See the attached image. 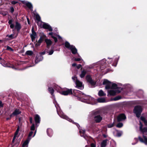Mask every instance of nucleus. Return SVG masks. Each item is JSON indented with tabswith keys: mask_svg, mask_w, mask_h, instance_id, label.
Wrapping results in <instances>:
<instances>
[{
	"mask_svg": "<svg viewBox=\"0 0 147 147\" xmlns=\"http://www.w3.org/2000/svg\"><path fill=\"white\" fill-rule=\"evenodd\" d=\"M73 92L77 96L80 97V100L81 101L88 103L92 104L95 101V99L89 96H86L79 90H74Z\"/></svg>",
	"mask_w": 147,
	"mask_h": 147,
	"instance_id": "nucleus-1",
	"label": "nucleus"
},
{
	"mask_svg": "<svg viewBox=\"0 0 147 147\" xmlns=\"http://www.w3.org/2000/svg\"><path fill=\"white\" fill-rule=\"evenodd\" d=\"M49 91L51 94L52 95V98L54 99L53 103L55 104V106L57 109V112L58 115L62 118L65 119L70 122H73L72 120L69 118L67 116L65 115L60 110L59 111V108L57 107L56 105V101L55 100V98L53 93L54 91L53 89L52 88H48Z\"/></svg>",
	"mask_w": 147,
	"mask_h": 147,
	"instance_id": "nucleus-2",
	"label": "nucleus"
},
{
	"mask_svg": "<svg viewBox=\"0 0 147 147\" xmlns=\"http://www.w3.org/2000/svg\"><path fill=\"white\" fill-rule=\"evenodd\" d=\"M103 85H105V89H108L111 88L115 90H118L120 89V88L118 87L117 85L115 84H112L111 82L106 79H105L103 82Z\"/></svg>",
	"mask_w": 147,
	"mask_h": 147,
	"instance_id": "nucleus-3",
	"label": "nucleus"
},
{
	"mask_svg": "<svg viewBox=\"0 0 147 147\" xmlns=\"http://www.w3.org/2000/svg\"><path fill=\"white\" fill-rule=\"evenodd\" d=\"M65 46L67 48L70 49L73 54H75L77 53V50L75 47L70 45L68 42H65Z\"/></svg>",
	"mask_w": 147,
	"mask_h": 147,
	"instance_id": "nucleus-4",
	"label": "nucleus"
},
{
	"mask_svg": "<svg viewBox=\"0 0 147 147\" xmlns=\"http://www.w3.org/2000/svg\"><path fill=\"white\" fill-rule=\"evenodd\" d=\"M72 79L74 81L75 83L76 87L80 89H82L83 88L82 86V83L78 80L77 77L75 76L72 77Z\"/></svg>",
	"mask_w": 147,
	"mask_h": 147,
	"instance_id": "nucleus-5",
	"label": "nucleus"
},
{
	"mask_svg": "<svg viewBox=\"0 0 147 147\" xmlns=\"http://www.w3.org/2000/svg\"><path fill=\"white\" fill-rule=\"evenodd\" d=\"M134 113L136 114V117L139 118L142 111V108L140 106H136L134 108Z\"/></svg>",
	"mask_w": 147,
	"mask_h": 147,
	"instance_id": "nucleus-6",
	"label": "nucleus"
},
{
	"mask_svg": "<svg viewBox=\"0 0 147 147\" xmlns=\"http://www.w3.org/2000/svg\"><path fill=\"white\" fill-rule=\"evenodd\" d=\"M72 94L71 89H66L65 90H62V92H61V94L64 95L71 94Z\"/></svg>",
	"mask_w": 147,
	"mask_h": 147,
	"instance_id": "nucleus-7",
	"label": "nucleus"
},
{
	"mask_svg": "<svg viewBox=\"0 0 147 147\" xmlns=\"http://www.w3.org/2000/svg\"><path fill=\"white\" fill-rule=\"evenodd\" d=\"M108 96H109V95L111 96H114L116 94V93H119L120 92V91L118 90H112L109 91H108Z\"/></svg>",
	"mask_w": 147,
	"mask_h": 147,
	"instance_id": "nucleus-8",
	"label": "nucleus"
},
{
	"mask_svg": "<svg viewBox=\"0 0 147 147\" xmlns=\"http://www.w3.org/2000/svg\"><path fill=\"white\" fill-rule=\"evenodd\" d=\"M21 1L24 4H25L31 11L32 10V4L25 1Z\"/></svg>",
	"mask_w": 147,
	"mask_h": 147,
	"instance_id": "nucleus-9",
	"label": "nucleus"
},
{
	"mask_svg": "<svg viewBox=\"0 0 147 147\" xmlns=\"http://www.w3.org/2000/svg\"><path fill=\"white\" fill-rule=\"evenodd\" d=\"M126 118V116L123 114H121L119 115L117 117V121H123Z\"/></svg>",
	"mask_w": 147,
	"mask_h": 147,
	"instance_id": "nucleus-10",
	"label": "nucleus"
},
{
	"mask_svg": "<svg viewBox=\"0 0 147 147\" xmlns=\"http://www.w3.org/2000/svg\"><path fill=\"white\" fill-rule=\"evenodd\" d=\"M42 27L45 29H48L50 31H52L51 27L46 23H43Z\"/></svg>",
	"mask_w": 147,
	"mask_h": 147,
	"instance_id": "nucleus-11",
	"label": "nucleus"
},
{
	"mask_svg": "<svg viewBox=\"0 0 147 147\" xmlns=\"http://www.w3.org/2000/svg\"><path fill=\"white\" fill-rule=\"evenodd\" d=\"M140 129L141 131L143 133V134H144L145 133H146L147 132V127H144L143 129L142 128V127L143 126L142 124L141 123V122L140 121Z\"/></svg>",
	"mask_w": 147,
	"mask_h": 147,
	"instance_id": "nucleus-12",
	"label": "nucleus"
},
{
	"mask_svg": "<svg viewBox=\"0 0 147 147\" xmlns=\"http://www.w3.org/2000/svg\"><path fill=\"white\" fill-rule=\"evenodd\" d=\"M102 119V117L100 115L96 116L94 117V120L97 123L100 122Z\"/></svg>",
	"mask_w": 147,
	"mask_h": 147,
	"instance_id": "nucleus-13",
	"label": "nucleus"
},
{
	"mask_svg": "<svg viewBox=\"0 0 147 147\" xmlns=\"http://www.w3.org/2000/svg\"><path fill=\"white\" fill-rule=\"evenodd\" d=\"M144 140L140 137L139 136L138 138L140 141L144 143L145 144H147V138L144 135H143Z\"/></svg>",
	"mask_w": 147,
	"mask_h": 147,
	"instance_id": "nucleus-14",
	"label": "nucleus"
},
{
	"mask_svg": "<svg viewBox=\"0 0 147 147\" xmlns=\"http://www.w3.org/2000/svg\"><path fill=\"white\" fill-rule=\"evenodd\" d=\"M86 79L87 81L92 85H94L95 83L92 80L90 76V75H88L86 76Z\"/></svg>",
	"mask_w": 147,
	"mask_h": 147,
	"instance_id": "nucleus-15",
	"label": "nucleus"
},
{
	"mask_svg": "<svg viewBox=\"0 0 147 147\" xmlns=\"http://www.w3.org/2000/svg\"><path fill=\"white\" fill-rule=\"evenodd\" d=\"M21 111L18 109H16L14 112L10 115V117H12L13 115L16 116L19 114L21 113Z\"/></svg>",
	"mask_w": 147,
	"mask_h": 147,
	"instance_id": "nucleus-16",
	"label": "nucleus"
},
{
	"mask_svg": "<svg viewBox=\"0 0 147 147\" xmlns=\"http://www.w3.org/2000/svg\"><path fill=\"white\" fill-rule=\"evenodd\" d=\"M30 139V138H28V139L23 143L22 144V147H28V143Z\"/></svg>",
	"mask_w": 147,
	"mask_h": 147,
	"instance_id": "nucleus-17",
	"label": "nucleus"
},
{
	"mask_svg": "<svg viewBox=\"0 0 147 147\" xmlns=\"http://www.w3.org/2000/svg\"><path fill=\"white\" fill-rule=\"evenodd\" d=\"M45 41L47 45V47L49 48L52 43V41L50 40L47 39H45Z\"/></svg>",
	"mask_w": 147,
	"mask_h": 147,
	"instance_id": "nucleus-18",
	"label": "nucleus"
},
{
	"mask_svg": "<svg viewBox=\"0 0 147 147\" xmlns=\"http://www.w3.org/2000/svg\"><path fill=\"white\" fill-rule=\"evenodd\" d=\"M85 131L84 130L81 129L80 130L79 132L81 136L83 137L85 139H86L87 136L84 135Z\"/></svg>",
	"mask_w": 147,
	"mask_h": 147,
	"instance_id": "nucleus-19",
	"label": "nucleus"
},
{
	"mask_svg": "<svg viewBox=\"0 0 147 147\" xmlns=\"http://www.w3.org/2000/svg\"><path fill=\"white\" fill-rule=\"evenodd\" d=\"M43 59V57L42 56H40L38 57H36L35 59V63H37L41 61H42Z\"/></svg>",
	"mask_w": 147,
	"mask_h": 147,
	"instance_id": "nucleus-20",
	"label": "nucleus"
},
{
	"mask_svg": "<svg viewBox=\"0 0 147 147\" xmlns=\"http://www.w3.org/2000/svg\"><path fill=\"white\" fill-rule=\"evenodd\" d=\"M40 117L38 115L36 114L35 115V120L36 123H40Z\"/></svg>",
	"mask_w": 147,
	"mask_h": 147,
	"instance_id": "nucleus-21",
	"label": "nucleus"
},
{
	"mask_svg": "<svg viewBox=\"0 0 147 147\" xmlns=\"http://www.w3.org/2000/svg\"><path fill=\"white\" fill-rule=\"evenodd\" d=\"M13 20L10 19L8 21V23L10 25V27L11 28H13L14 27V25L13 23Z\"/></svg>",
	"mask_w": 147,
	"mask_h": 147,
	"instance_id": "nucleus-22",
	"label": "nucleus"
},
{
	"mask_svg": "<svg viewBox=\"0 0 147 147\" xmlns=\"http://www.w3.org/2000/svg\"><path fill=\"white\" fill-rule=\"evenodd\" d=\"M36 36V33L34 31L32 30V33L31 35L30 36L31 38L32 41H33L35 39Z\"/></svg>",
	"mask_w": 147,
	"mask_h": 147,
	"instance_id": "nucleus-23",
	"label": "nucleus"
},
{
	"mask_svg": "<svg viewBox=\"0 0 147 147\" xmlns=\"http://www.w3.org/2000/svg\"><path fill=\"white\" fill-rule=\"evenodd\" d=\"M47 132L49 136L51 137L52 136L53 132L52 129H48L47 130Z\"/></svg>",
	"mask_w": 147,
	"mask_h": 147,
	"instance_id": "nucleus-24",
	"label": "nucleus"
},
{
	"mask_svg": "<svg viewBox=\"0 0 147 147\" xmlns=\"http://www.w3.org/2000/svg\"><path fill=\"white\" fill-rule=\"evenodd\" d=\"M15 28L18 30H19L21 28L20 24L18 22H16Z\"/></svg>",
	"mask_w": 147,
	"mask_h": 147,
	"instance_id": "nucleus-25",
	"label": "nucleus"
},
{
	"mask_svg": "<svg viewBox=\"0 0 147 147\" xmlns=\"http://www.w3.org/2000/svg\"><path fill=\"white\" fill-rule=\"evenodd\" d=\"M46 37V35L44 34H43L42 36H41L38 40V42L39 43H41L42 40Z\"/></svg>",
	"mask_w": 147,
	"mask_h": 147,
	"instance_id": "nucleus-26",
	"label": "nucleus"
},
{
	"mask_svg": "<svg viewBox=\"0 0 147 147\" xmlns=\"http://www.w3.org/2000/svg\"><path fill=\"white\" fill-rule=\"evenodd\" d=\"M54 88L57 90L58 92H59L61 94V92L62 91V88L59 86H55Z\"/></svg>",
	"mask_w": 147,
	"mask_h": 147,
	"instance_id": "nucleus-27",
	"label": "nucleus"
},
{
	"mask_svg": "<svg viewBox=\"0 0 147 147\" xmlns=\"http://www.w3.org/2000/svg\"><path fill=\"white\" fill-rule=\"evenodd\" d=\"M86 73V71L85 70H83L82 71L81 73L80 74V76L82 78H83L85 76Z\"/></svg>",
	"mask_w": 147,
	"mask_h": 147,
	"instance_id": "nucleus-28",
	"label": "nucleus"
},
{
	"mask_svg": "<svg viewBox=\"0 0 147 147\" xmlns=\"http://www.w3.org/2000/svg\"><path fill=\"white\" fill-rule=\"evenodd\" d=\"M97 101L99 102H106V101L105 98H100L97 99Z\"/></svg>",
	"mask_w": 147,
	"mask_h": 147,
	"instance_id": "nucleus-29",
	"label": "nucleus"
},
{
	"mask_svg": "<svg viewBox=\"0 0 147 147\" xmlns=\"http://www.w3.org/2000/svg\"><path fill=\"white\" fill-rule=\"evenodd\" d=\"M98 95L100 96H105L106 94L102 90H100L98 92Z\"/></svg>",
	"mask_w": 147,
	"mask_h": 147,
	"instance_id": "nucleus-30",
	"label": "nucleus"
},
{
	"mask_svg": "<svg viewBox=\"0 0 147 147\" xmlns=\"http://www.w3.org/2000/svg\"><path fill=\"white\" fill-rule=\"evenodd\" d=\"M107 140H105L102 142L101 144V147H105L107 145Z\"/></svg>",
	"mask_w": 147,
	"mask_h": 147,
	"instance_id": "nucleus-31",
	"label": "nucleus"
},
{
	"mask_svg": "<svg viewBox=\"0 0 147 147\" xmlns=\"http://www.w3.org/2000/svg\"><path fill=\"white\" fill-rule=\"evenodd\" d=\"M141 120L143 121L145 125H147V121L146 120L145 118L143 117H141L140 118Z\"/></svg>",
	"mask_w": 147,
	"mask_h": 147,
	"instance_id": "nucleus-32",
	"label": "nucleus"
},
{
	"mask_svg": "<svg viewBox=\"0 0 147 147\" xmlns=\"http://www.w3.org/2000/svg\"><path fill=\"white\" fill-rule=\"evenodd\" d=\"M53 34V33L52 32H50L49 33V35L52 36V37L54 39L55 42H56L57 41V38L56 37L53 36L52 35Z\"/></svg>",
	"mask_w": 147,
	"mask_h": 147,
	"instance_id": "nucleus-33",
	"label": "nucleus"
},
{
	"mask_svg": "<svg viewBox=\"0 0 147 147\" xmlns=\"http://www.w3.org/2000/svg\"><path fill=\"white\" fill-rule=\"evenodd\" d=\"M26 54L28 55H31L33 54V52L31 51H28L26 52Z\"/></svg>",
	"mask_w": 147,
	"mask_h": 147,
	"instance_id": "nucleus-34",
	"label": "nucleus"
},
{
	"mask_svg": "<svg viewBox=\"0 0 147 147\" xmlns=\"http://www.w3.org/2000/svg\"><path fill=\"white\" fill-rule=\"evenodd\" d=\"M116 136L117 137L120 136L122 134V132L121 131H116Z\"/></svg>",
	"mask_w": 147,
	"mask_h": 147,
	"instance_id": "nucleus-35",
	"label": "nucleus"
},
{
	"mask_svg": "<svg viewBox=\"0 0 147 147\" xmlns=\"http://www.w3.org/2000/svg\"><path fill=\"white\" fill-rule=\"evenodd\" d=\"M78 57L79 58H76L75 57H73V59H74V60L75 61H80L81 59V57L78 55Z\"/></svg>",
	"mask_w": 147,
	"mask_h": 147,
	"instance_id": "nucleus-36",
	"label": "nucleus"
},
{
	"mask_svg": "<svg viewBox=\"0 0 147 147\" xmlns=\"http://www.w3.org/2000/svg\"><path fill=\"white\" fill-rule=\"evenodd\" d=\"M18 132L16 131L15 133L14 136L13 138V140H12V142H13L16 138V137H18Z\"/></svg>",
	"mask_w": 147,
	"mask_h": 147,
	"instance_id": "nucleus-37",
	"label": "nucleus"
},
{
	"mask_svg": "<svg viewBox=\"0 0 147 147\" xmlns=\"http://www.w3.org/2000/svg\"><path fill=\"white\" fill-rule=\"evenodd\" d=\"M14 34H12L10 35H7L6 36L7 37H8L10 39H13L14 38Z\"/></svg>",
	"mask_w": 147,
	"mask_h": 147,
	"instance_id": "nucleus-38",
	"label": "nucleus"
},
{
	"mask_svg": "<svg viewBox=\"0 0 147 147\" xmlns=\"http://www.w3.org/2000/svg\"><path fill=\"white\" fill-rule=\"evenodd\" d=\"M35 17L37 20L38 22H39L40 20V16L38 14H36L35 15Z\"/></svg>",
	"mask_w": 147,
	"mask_h": 147,
	"instance_id": "nucleus-39",
	"label": "nucleus"
},
{
	"mask_svg": "<svg viewBox=\"0 0 147 147\" xmlns=\"http://www.w3.org/2000/svg\"><path fill=\"white\" fill-rule=\"evenodd\" d=\"M121 98V97L120 96H117V97H115L113 99V100L114 101H116L118 100Z\"/></svg>",
	"mask_w": 147,
	"mask_h": 147,
	"instance_id": "nucleus-40",
	"label": "nucleus"
},
{
	"mask_svg": "<svg viewBox=\"0 0 147 147\" xmlns=\"http://www.w3.org/2000/svg\"><path fill=\"white\" fill-rule=\"evenodd\" d=\"M123 126V124L122 123H118L116 125L117 127L119 128L122 127Z\"/></svg>",
	"mask_w": 147,
	"mask_h": 147,
	"instance_id": "nucleus-41",
	"label": "nucleus"
},
{
	"mask_svg": "<svg viewBox=\"0 0 147 147\" xmlns=\"http://www.w3.org/2000/svg\"><path fill=\"white\" fill-rule=\"evenodd\" d=\"M114 125V123L108 124L107 125L108 128H111L113 127Z\"/></svg>",
	"mask_w": 147,
	"mask_h": 147,
	"instance_id": "nucleus-42",
	"label": "nucleus"
},
{
	"mask_svg": "<svg viewBox=\"0 0 147 147\" xmlns=\"http://www.w3.org/2000/svg\"><path fill=\"white\" fill-rule=\"evenodd\" d=\"M6 50L12 51H13V50L9 46H7Z\"/></svg>",
	"mask_w": 147,
	"mask_h": 147,
	"instance_id": "nucleus-43",
	"label": "nucleus"
},
{
	"mask_svg": "<svg viewBox=\"0 0 147 147\" xmlns=\"http://www.w3.org/2000/svg\"><path fill=\"white\" fill-rule=\"evenodd\" d=\"M31 130L32 131L34 130L35 129V125L34 124H33L31 127Z\"/></svg>",
	"mask_w": 147,
	"mask_h": 147,
	"instance_id": "nucleus-44",
	"label": "nucleus"
},
{
	"mask_svg": "<svg viewBox=\"0 0 147 147\" xmlns=\"http://www.w3.org/2000/svg\"><path fill=\"white\" fill-rule=\"evenodd\" d=\"M33 133V131H30L28 137V138H31L30 137L32 135Z\"/></svg>",
	"mask_w": 147,
	"mask_h": 147,
	"instance_id": "nucleus-45",
	"label": "nucleus"
},
{
	"mask_svg": "<svg viewBox=\"0 0 147 147\" xmlns=\"http://www.w3.org/2000/svg\"><path fill=\"white\" fill-rule=\"evenodd\" d=\"M53 52L54 51L53 50H51L49 52V55H52L53 53Z\"/></svg>",
	"mask_w": 147,
	"mask_h": 147,
	"instance_id": "nucleus-46",
	"label": "nucleus"
},
{
	"mask_svg": "<svg viewBox=\"0 0 147 147\" xmlns=\"http://www.w3.org/2000/svg\"><path fill=\"white\" fill-rule=\"evenodd\" d=\"M18 3V2L16 1H12L11 2V3L12 4H14V5L15 4Z\"/></svg>",
	"mask_w": 147,
	"mask_h": 147,
	"instance_id": "nucleus-47",
	"label": "nucleus"
},
{
	"mask_svg": "<svg viewBox=\"0 0 147 147\" xmlns=\"http://www.w3.org/2000/svg\"><path fill=\"white\" fill-rule=\"evenodd\" d=\"M81 67V64H78V65L77 66V67L78 69L80 68Z\"/></svg>",
	"mask_w": 147,
	"mask_h": 147,
	"instance_id": "nucleus-48",
	"label": "nucleus"
},
{
	"mask_svg": "<svg viewBox=\"0 0 147 147\" xmlns=\"http://www.w3.org/2000/svg\"><path fill=\"white\" fill-rule=\"evenodd\" d=\"M91 147H96V145L93 143H92L91 144Z\"/></svg>",
	"mask_w": 147,
	"mask_h": 147,
	"instance_id": "nucleus-49",
	"label": "nucleus"
},
{
	"mask_svg": "<svg viewBox=\"0 0 147 147\" xmlns=\"http://www.w3.org/2000/svg\"><path fill=\"white\" fill-rule=\"evenodd\" d=\"M3 106V104L2 103V102L0 101V107H2Z\"/></svg>",
	"mask_w": 147,
	"mask_h": 147,
	"instance_id": "nucleus-50",
	"label": "nucleus"
},
{
	"mask_svg": "<svg viewBox=\"0 0 147 147\" xmlns=\"http://www.w3.org/2000/svg\"><path fill=\"white\" fill-rule=\"evenodd\" d=\"M11 10L12 12H13L14 11V8L13 7L11 8Z\"/></svg>",
	"mask_w": 147,
	"mask_h": 147,
	"instance_id": "nucleus-51",
	"label": "nucleus"
},
{
	"mask_svg": "<svg viewBox=\"0 0 147 147\" xmlns=\"http://www.w3.org/2000/svg\"><path fill=\"white\" fill-rule=\"evenodd\" d=\"M32 117L30 118V122L31 123H32Z\"/></svg>",
	"mask_w": 147,
	"mask_h": 147,
	"instance_id": "nucleus-52",
	"label": "nucleus"
},
{
	"mask_svg": "<svg viewBox=\"0 0 147 147\" xmlns=\"http://www.w3.org/2000/svg\"><path fill=\"white\" fill-rule=\"evenodd\" d=\"M76 65V64L75 63H74L72 64V66L73 67L75 66Z\"/></svg>",
	"mask_w": 147,
	"mask_h": 147,
	"instance_id": "nucleus-53",
	"label": "nucleus"
},
{
	"mask_svg": "<svg viewBox=\"0 0 147 147\" xmlns=\"http://www.w3.org/2000/svg\"><path fill=\"white\" fill-rule=\"evenodd\" d=\"M40 53L41 54H42V55H44L45 54V52H41Z\"/></svg>",
	"mask_w": 147,
	"mask_h": 147,
	"instance_id": "nucleus-54",
	"label": "nucleus"
},
{
	"mask_svg": "<svg viewBox=\"0 0 147 147\" xmlns=\"http://www.w3.org/2000/svg\"><path fill=\"white\" fill-rule=\"evenodd\" d=\"M19 130V127H18V128L17 129L16 131L17 132H18Z\"/></svg>",
	"mask_w": 147,
	"mask_h": 147,
	"instance_id": "nucleus-55",
	"label": "nucleus"
},
{
	"mask_svg": "<svg viewBox=\"0 0 147 147\" xmlns=\"http://www.w3.org/2000/svg\"><path fill=\"white\" fill-rule=\"evenodd\" d=\"M57 36H58V38H59V39L61 38V37L59 36L58 35Z\"/></svg>",
	"mask_w": 147,
	"mask_h": 147,
	"instance_id": "nucleus-56",
	"label": "nucleus"
},
{
	"mask_svg": "<svg viewBox=\"0 0 147 147\" xmlns=\"http://www.w3.org/2000/svg\"><path fill=\"white\" fill-rule=\"evenodd\" d=\"M36 130L35 131V133L33 135V137H34L35 136V135L36 134Z\"/></svg>",
	"mask_w": 147,
	"mask_h": 147,
	"instance_id": "nucleus-57",
	"label": "nucleus"
},
{
	"mask_svg": "<svg viewBox=\"0 0 147 147\" xmlns=\"http://www.w3.org/2000/svg\"><path fill=\"white\" fill-rule=\"evenodd\" d=\"M27 19L28 23V24H29V19L28 18H27Z\"/></svg>",
	"mask_w": 147,
	"mask_h": 147,
	"instance_id": "nucleus-58",
	"label": "nucleus"
},
{
	"mask_svg": "<svg viewBox=\"0 0 147 147\" xmlns=\"http://www.w3.org/2000/svg\"><path fill=\"white\" fill-rule=\"evenodd\" d=\"M76 123V125H77V126L78 127V126L79 125V124Z\"/></svg>",
	"mask_w": 147,
	"mask_h": 147,
	"instance_id": "nucleus-59",
	"label": "nucleus"
},
{
	"mask_svg": "<svg viewBox=\"0 0 147 147\" xmlns=\"http://www.w3.org/2000/svg\"><path fill=\"white\" fill-rule=\"evenodd\" d=\"M10 119V118H6V119H7V120H9V119Z\"/></svg>",
	"mask_w": 147,
	"mask_h": 147,
	"instance_id": "nucleus-60",
	"label": "nucleus"
},
{
	"mask_svg": "<svg viewBox=\"0 0 147 147\" xmlns=\"http://www.w3.org/2000/svg\"><path fill=\"white\" fill-rule=\"evenodd\" d=\"M2 40H0V42H2Z\"/></svg>",
	"mask_w": 147,
	"mask_h": 147,
	"instance_id": "nucleus-61",
	"label": "nucleus"
},
{
	"mask_svg": "<svg viewBox=\"0 0 147 147\" xmlns=\"http://www.w3.org/2000/svg\"><path fill=\"white\" fill-rule=\"evenodd\" d=\"M102 67V66H101V67H100V68H101Z\"/></svg>",
	"mask_w": 147,
	"mask_h": 147,
	"instance_id": "nucleus-62",
	"label": "nucleus"
},
{
	"mask_svg": "<svg viewBox=\"0 0 147 147\" xmlns=\"http://www.w3.org/2000/svg\"><path fill=\"white\" fill-rule=\"evenodd\" d=\"M1 59V58L0 57V59Z\"/></svg>",
	"mask_w": 147,
	"mask_h": 147,
	"instance_id": "nucleus-63",
	"label": "nucleus"
},
{
	"mask_svg": "<svg viewBox=\"0 0 147 147\" xmlns=\"http://www.w3.org/2000/svg\"><path fill=\"white\" fill-rule=\"evenodd\" d=\"M88 147V146H86V147Z\"/></svg>",
	"mask_w": 147,
	"mask_h": 147,
	"instance_id": "nucleus-64",
	"label": "nucleus"
}]
</instances>
